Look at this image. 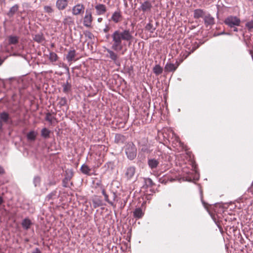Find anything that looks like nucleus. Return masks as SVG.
<instances>
[{
  "label": "nucleus",
  "mask_w": 253,
  "mask_h": 253,
  "mask_svg": "<svg viewBox=\"0 0 253 253\" xmlns=\"http://www.w3.org/2000/svg\"><path fill=\"white\" fill-rule=\"evenodd\" d=\"M111 39V49L106 48L108 57L116 62L118 58L115 51H123L122 54L126 51L127 44L130 45L133 39V32L129 29L115 30L110 36Z\"/></svg>",
  "instance_id": "1"
},
{
  "label": "nucleus",
  "mask_w": 253,
  "mask_h": 253,
  "mask_svg": "<svg viewBox=\"0 0 253 253\" xmlns=\"http://www.w3.org/2000/svg\"><path fill=\"white\" fill-rule=\"evenodd\" d=\"M125 153L129 160H133L136 158L137 149L133 143H128L125 145Z\"/></svg>",
  "instance_id": "2"
},
{
  "label": "nucleus",
  "mask_w": 253,
  "mask_h": 253,
  "mask_svg": "<svg viewBox=\"0 0 253 253\" xmlns=\"http://www.w3.org/2000/svg\"><path fill=\"white\" fill-rule=\"evenodd\" d=\"M224 23L230 28H232L239 26L241 20L237 16H230L225 19Z\"/></svg>",
  "instance_id": "3"
},
{
  "label": "nucleus",
  "mask_w": 253,
  "mask_h": 253,
  "mask_svg": "<svg viewBox=\"0 0 253 253\" xmlns=\"http://www.w3.org/2000/svg\"><path fill=\"white\" fill-rule=\"evenodd\" d=\"M93 17L91 9H86L85 15L83 18V24L87 28L90 27L92 25Z\"/></svg>",
  "instance_id": "4"
},
{
  "label": "nucleus",
  "mask_w": 253,
  "mask_h": 253,
  "mask_svg": "<svg viewBox=\"0 0 253 253\" xmlns=\"http://www.w3.org/2000/svg\"><path fill=\"white\" fill-rule=\"evenodd\" d=\"M85 6L83 3H77L72 9V13L75 16L82 15L84 11Z\"/></svg>",
  "instance_id": "5"
},
{
  "label": "nucleus",
  "mask_w": 253,
  "mask_h": 253,
  "mask_svg": "<svg viewBox=\"0 0 253 253\" xmlns=\"http://www.w3.org/2000/svg\"><path fill=\"white\" fill-rule=\"evenodd\" d=\"M73 175V172L72 169H67L65 171V177L62 181L63 186L64 187H69V182Z\"/></svg>",
  "instance_id": "6"
},
{
  "label": "nucleus",
  "mask_w": 253,
  "mask_h": 253,
  "mask_svg": "<svg viewBox=\"0 0 253 253\" xmlns=\"http://www.w3.org/2000/svg\"><path fill=\"white\" fill-rule=\"evenodd\" d=\"M135 167L134 166H130L126 168L125 172V176L127 180L131 179L135 174Z\"/></svg>",
  "instance_id": "7"
},
{
  "label": "nucleus",
  "mask_w": 253,
  "mask_h": 253,
  "mask_svg": "<svg viewBox=\"0 0 253 253\" xmlns=\"http://www.w3.org/2000/svg\"><path fill=\"white\" fill-rule=\"evenodd\" d=\"M122 19L123 16L121 11L118 10L113 13L110 20L113 21L115 23H118L122 20Z\"/></svg>",
  "instance_id": "8"
},
{
  "label": "nucleus",
  "mask_w": 253,
  "mask_h": 253,
  "mask_svg": "<svg viewBox=\"0 0 253 253\" xmlns=\"http://www.w3.org/2000/svg\"><path fill=\"white\" fill-rule=\"evenodd\" d=\"M0 120L6 124H8L12 122L11 118L9 114L5 111L0 113Z\"/></svg>",
  "instance_id": "9"
},
{
  "label": "nucleus",
  "mask_w": 253,
  "mask_h": 253,
  "mask_svg": "<svg viewBox=\"0 0 253 253\" xmlns=\"http://www.w3.org/2000/svg\"><path fill=\"white\" fill-rule=\"evenodd\" d=\"M152 7V5L150 1L146 0L141 3L139 9L142 10L144 13L146 12H150Z\"/></svg>",
  "instance_id": "10"
},
{
  "label": "nucleus",
  "mask_w": 253,
  "mask_h": 253,
  "mask_svg": "<svg viewBox=\"0 0 253 253\" xmlns=\"http://www.w3.org/2000/svg\"><path fill=\"white\" fill-rule=\"evenodd\" d=\"M179 64L177 62H176L175 64L168 62L165 65V70L168 72H173L176 70Z\"/></svg>",
  "instance_id": "11"
},
{
  "label": "nucleus",
  "mask_w": 253,
  "mask_h": 253,
  "mask_svg": "<svg viewBox=\"0 0 253 253\" xmlns=\"http://www.w3.org/2000/svg\"><path fill=\"white\" fill-rule=\"evenodd\" d=\"M56 7L59 10L65 9L68 5V0H57L56 1Z\"/></svg>",
  "instance_id": "12"
},
{
  "label": "nucleus",
  "mask_w": 253,
  "mask_h": 253,
  "mask_svg": "<svg viewBox=\"0 0 253 253\" xmlns=\"http://www.w3.org/2000/svg\"><path fill=\"white\" fill-rule=\"evenodd\" d=\"M94 7L97 15H103L107 11L106 6L103 4H97Z\"/></svg>",
  "instance_id": "13"
},
{
  "label": "nucleus",
  "mask_w": 253,
  "mask_h": 253,
  "mask_svg": "<svg viewBox=\"0 0 253 253\" xmlns=\"http://www.w3.org/2000/svg\"><path fill=\"white\" fill-rule=\"evenodd\" d=\"M205 25L206 27L211 26L214 24V18L210 14H206L204 17Z\"/></svg>",
  "instance_id": "14"
},
{
  "label": "nucleus",
  "mask_w": 253,
  "mask_h": 253,
  "mask_svg": "<svg viewBox=\"0 0 253 253\" xmlns=\"http://www.w3.org/2000/svg\"><path fill=\"white\" fill-rule=\"evenodd\" d=\"M159 163L160 162L159 160L155 158L149 159L148 160V165L150 169L152 170L156 169Z\"/></svg>",
  "instance_id": "15"
},
{
  "label": "nucleus",
  "mask_w": 253,
  "mask_h": 253,
  "mask_svg": "<svg viewBox=\"0 0 253 253\" xmlns=\"http://www.w3.org/2000/svg\"><path fill=\"white\" fill-rule=\"evenodd\" d=\"M76 56V52L75 49L70 50L67 54L66 55V58L67 60L69 62H72L73 61H76L77 59H75V57Z\"/></svg>",
  "instance_id": "16"
},
{
  "label": "nucleus",
  "mask_w": 253,
  "mask_h": 253,
  "mask_svg": "<svg viewBox=\"0 0 253 253\" xmlns=\"http://www.w3.org/2000/svg\"><path fill=\"white\" fill-rule=\"evenodd\" d=\"M206 15L205 12L201 9H196L194 10V13H193V16L194 18L198 19L200 18H203L204 17L205 15Z\"/></svg>",
  "instance_id": "17"
},
{
  "label": "nucleus",
  "mask_w": 253,
  "mask_h": 253,
  "mask_svg": "<svg viewBox=\"0 0 253 253\" xmlns=\"http://www.w3.org/2000/svg\"><path fill=\"white\" fill-rule=\"evenodd\" d=\"M32 224V222L31 220L28 218H24L21 223V225L23 229L26 230H28L30 228Z\"/></svg>",
  "instance_id": "18"
},
{
  "label": "nucleus",
  "mask_w": 253,
  "mask_h": 253,
  "mask_svg": "<svg viewBox=\"0 0 253 253\" xmlns=\"http://www.w3.org/2000/svg\"><path fill=\"white\" fill-rule=\"evenodd\" d=\"M48 58L49 61L52 63V65H56L55 62L58 60L59 58L56 53L54 52H50Z\"/></svg>",
  "instance_id": "19"
},
{
  "label": "nucleus",
  "mask_w": 253,
  "mask_h": 253,
  "mask_svg": "<svg viewBox=\"0 0 253 253\" xmlns=\"http://www.w3.org/2000/svg\"><path fill=\"white\" fill-rule=\"evenodd\" d=\"M133 214L135 218H140L143 216L144 212L141 208H137L133 211Z\"/></svg>",
  "instance_id": "20"
},
{
  "label": "nucleus",
  "mask_w": 253,
  "mask_h": 253,
  "mask_svg": "<svg viewBox=\"0 0 253 253\" xmlns=\"http://www.w3.org/2000/svg\"><path fill=\"white\" fill-rule=\"evenodd\" d=\"M19 8V6L18 4H15L13 6H12L8 12L7 13V16L9 17H12L14 15V14L18 11Z\"/></svg>",
  "instance_id": "21"
},
{
  "label": "nucleus",
  "mask_w": 253,
  "mask_h": 253,
  "mask_svg": "<svg viewBox=\"0 0 253 253\" xmlns=\"http://www.w3.org/2000/svg\"><path fill=\"white\" fill-rule=\"evenodd\" d=\"M126 140L125 136L120 134H116L115 137V142L117 144H123Z\"/></svg>",
  "instance_id": "22"
},
{
  "label": "nucleus",
  "mask_w": 253,
  "mask_h": 253,
  "mask_svg": "<svg viewBox=\"0 0 253 253\" xmlns=\"http://www.w3.org/2000/svg\"><path fill=\"white\" fill-rule=\"evenodd\" d=\"M19 37L16 36H9L8 37L9 44H16L18 42Z\"/></svg>",
  "instance_id": "23"
},
{
  "label": "nucleus",
  "mask_w": 253,
  "mask_h": 253,
  "mask_svg": "<svg viewBox=\"0 0 253 253\" xmlns=\"http://www.w3.org/2000/svg\"><path fill=\"white\" fill-rule=\"evenodd\" d=\"M37 135V132L34 130H31L27 134V139L29 141H34L36 140Z\"/></svg>",
  "instance_id": "24"
},
{
  "label": "nucleus",
  "mask_w": 253,
  "mask_h": 253,
  "mask_svg": "<svg viewBox=\"0 0 253 253\" xmlns=\"http://www.w3.org/2000/svg\"><path fill=\"white\" fill-rule=\"evenodd\" d=\"M50 134V130L46 127L43 128L41 130V136L44 139L49 138Z\"/></svg>",
  "instance_id": "25"
},
{
  "label": "nucleus",
  "mask_w": 253,
  "mask_h": 253,
  "mask_svg": "<svg viewBox=\"0 0 253 253\" xmlns=\"http://www.w3.org/2000/svg\"><path fill=\"white\" fill-rule=\"evenodd\" d=\"M152 20H149V22L146 24L145 28L146 30L148 31L151 33H153L156 30V27H154L151 23Z\"/></svg>",
  "instance_id": "26"
},
{
  "label": "nucleus",
  "mask_w": 253,
  "mask_h": 253,
  "mask_svg": "<svg viewBox=\"0 0 253 253\" xmlns=\"http://www.w3.org/2000/svg\"><path fill=\"white\" fill-rule=\"evenodd\" d=\"M82 173L87 175H90L91 169L85 164H83L80 169Z\"/></svg>",
  "instance_id": "27"
},
{
  "label": "nucleus",
  "mask_w": 253,
  "mask_h": 253,
  "mask_svg": "<svg viewBox=\"0 0 253 253\" xmlns=\"http://www.w3.org/2000/svg\"><path fill=\"white\" fill-rule=\"evenodd\" d=\"M144 184L143 187H145L146 188L152 187L154 183H153L152 180L150 178H145L144 179Z\"/></svg>",
  "instance_id": "28"
},
{
  "label": "nucleus",
  "mask_w": 253,
  "mask_h": 253,
  "mask_svg": "<svg viewBox=\"0 0 253 253\" xmlns=\"http://www.w3.org/2000/svg\"><path fill=\"white\" fill-rule=\"evenodd\" d=\"M63 91L65 93H68L71 90V84L68 82L62 85Z\"/></svg>",
  "instance_id": "29"
},
{
  "label": "nucleus",
  "mask_w": 253,
  "mask_h": 253,
  "mask_svg": "<svg viewBox=\"0 0 253 253\" xmlns=\"http://www.w3.org/2000/svg\"><path fill=\"white\" fill-rule=\"evenodd\" d=\"M63 23L64 25H72L74 24V20L72 17L69 16H66L63 19Z\"/></svg>",
  "instance_id": "30"
},
{
  "label": "nucleus",
  "mask_w": 253,
  "mask_h": 253,
  "mask_svg": "<svg viewBox=\"0 0 253 253\" xmlns=\"http://www.w3.org/2000/svg\"><path fill=\"white\" fill-rule=\"evenodd\" d=\"M33 39L35 42H37L38 43H41L44 40V37L42 34L36 35Z\"/></svg>",
  "instance_id": "31"
},
{
  "label": "nucleus",
  "mask_w": 253,
  "mask_h": 253,
  "mask_svg": "<svg viewBox=\"0 0 253 253\" xmlns=\"http://www.w3.org/2000/svg\"><path fill=\"white\" fill-rule=\"evenodd\" d=\"M153 71L156 75H159L162 73L163 68L159 65H156L153 67Z\"/></svg>",
  "instance_id": "32"
},
{
  "label": "nucleus",
  "mask_w": 253,
  "mask_h": 253,
  "mask_svg": "<svg viewBox=\"0 0 253 253\" xmlns=\"http://www.w3.org/2000/svg\"><path fill=\"white\" fill-rule=\"evenodd\" d=\"M67 99L65 97H61L59 99L57 105L61 108L67 104Z\"/></svg>",
  "instance_id": "33"
},
{
  "label": "nucleus",
  "mask_w": 253,
  "mask_h": 253,
  "mask_svg": "<svg viewBox=\"0 0 253 253\" xmlns=\"http://www.w3.org/2000/svg\"><path fill=\"white\" fill-rule=\"evenodd\" d=\"M56 193L57 192L56 191H53L50 193H49L46 197L45 200L47 201H49L51 199L55 198L56 197Z\"/></svg>",
  "instance_id": "34"
},
{
  "label": "nucleus",
  "mask_w": 253,
  "mask_h": 253,
  "mask_svg": "<svg viewBox=\"0 0 253 253\" xmlns=\"http://www.w3.org/2000/svg\"><path fill=\"white\" fill-rule=\"evenodd\" d=\"M141 150V151L146 153H150L152 151L150 149V145H144L142 146Z\"/></svg>",
  "instance_id": "35"
},
{
  "label": "nucleus",
  "mask_w": 253,
  "mask_h": 253,
  "mask_svg": "<svg viewBox=\"0 0 253 253\" xmlns=\"http://www.w3.org/2000/svg\"><path fill=\"white\" fill-rule=\"evenodd\" d=\"M43 9L44 11L48 14H50L54 12L53 8L51 6L48 5L44 6Z\"/></svg>",
  "instance_id": "36"
},
{
  "label": "nucleus",
  "mask_w": 253,
  "mask_h": 253,
  "mask_svg": "<svg viewBox=\"0 0 253 253\" xmlns=\"http://www.w3.org/2000/svg\"><path fill=\"white\" fill-rule=\"evenodd\" d=\"M54 119V117L52 116L51 114L50 113H47L46 114L45 116V120L49 122L50 123H52V120Z\"/></svg>",
  "instance_id": "37"
},
{
  "label": "nucleus",
  "mask_w": 253,
  "mask_h": 253,
  "mask_svg": "<svg viewBox=\"0 0 253 253\" xmlns=\"http://www.w3.org/2000/svg\"><path fill=\"white\" fill-rule=\"evenodd\" d=\"M41 178L39 176H35L34 178L33 182L35 187L40 185Z\"/></svg>",
  "instance_id": "38"
},
{
  "label": "nucleus",
  "mask_w": 253,
  "mask_h": 253,
  "mask_svg": "<svg viewBox=\"0 0 253 253\" xmlns=\"http://www.w3.org/2000/svg\"><path fill=\"white\" fill-rule=\"evenodd\" d=\"M104 200L106 202H107L109 204H110L111 206L114 207H116V205L114 204V203L113 201H110L109 199V198H108V195L107 194L105 195V196H104Z\"/></svg>",
  "instance_id": "39"
},
{
  "label": "nucleus",
  "mask_w": 253,
  "mask_h": 253,
  "mask_svg": "<svg viewBox=\"0 0 253 253\" xmlns=\"http://www.w3.org/2000/svg\"><path fill=\"white\" fill-rule=\"evenodd\" d=\"M84 34L85 37L91 40L94 38L93 35L90 31H86L84 33Z\"/></svg>",
  "instance_id": "40"
},
{
  "label": "nucleus",
  "mask_w": 253,
  "mask_h": 253,
  "mask_svg": "<svg viewBox=\"0 0 253 253\" xmlns=\"http://www.w3.org/2000/svg\"><path fill=\"white\" fill-rule=\"evenodd\" d=\"M246 27L249 30L253 29V20H251L246 23Z\"/></svg>",
  "instance_id": "41"
},
{
  "label": "nucleus",
  "mask_w": 253,
  "mask_h": 253,
  "mask_svg": "<svg viewBox=\"0 0 253 253\" xmlns=\"http://www.w3.org/2000/svg\"><path fill=\"white\" fill-rule=\"evenodd\" d=\"M113 166H114L113 163L109 162H107V163H106L104 167H107L108 169L110 168L111 169H112L113 168Z\"/></svg>",
  "instance_id": "42"
},
{
  "label": "nucleus",
  "mask_w": 253,
  "mask_h": 253,
  "mask_svg": "<svg viewBox=\"0 0 253 253\" xmlns=\"http://www.w3.org/2000/svg\"><path fill=\"white\" fill-rule=\"evenodd\" d=\"M199 47V45L197 43L194 44L192 45V49L190 50V51L189 52V53L188 55L190 54L191 52H194L197 48H198Z\"/></svg>",
  "instance_id": "43"
},
{
  "label": "nucleus",
  "mask_w": 253,
  "mask_h": 253,
  "mask_svg": "<svg viewBox=\"0 0 253 253\" xmlns=\"http://www.w3.org/2000/svg\"><path fill=\"white\" fill-rule=\"evenodd\" d=\"M110 29V27L108 24H106L103 31L104 33H108Z\"/></svg>",
  "instance_id": "44"
},
{
  "label": "nucleus",
  "mask_w": 253,
  "mask_h": 253,
  "mask_svg": "<svg viewBox=\"0 0 253 253\" xmlns=\"http://www.w3.org/2000/svg\"><path fill=\"white\" fill-rule=\"evenodd\" d=\"M169 180V178H167V177H165L164 178V179L162 178H160V179H159V181L161 183H166L167 181H168Z\"/></svg>",
  "instance_id": "45"
},
{
  "label": "nucleus",
  "mask_w": 253,
  "mask_h": 253,
  "mask_svg": "<svg viewBox=\"0 0 253 253\" xmlns=\"http://www.w3.org/2000/svg\"><path fill=\"white\" fill-rule=\"evenodd\" d=\"M32 253H41V252L39 248H37L33 251Z\"/></svg>",
  "instance_id": "46"
},
{
  "label": "nucleus",
  "mask_w": 253,
  "mask_h": 253,
  "mask_svg": "<svg viewBox=\"0 0 253 253\" xmlns=\"http://www.w3.org/2000/svg\"><path fill=\"white\" fill-rule=\"evenodd\" d=\"M5 173L4 169L0 166V174H3Z\"/></svg>",
  "instance_id": "47"
},
{
  "label": "nucleus",
  "mask_w": 253,
  "mask_h": 253,
  "mask_svg": "<svg viewBox=\"0 0 253 253\" xmlns=\"http://www.w3.org/2000/svg\"><path fill=\"white\" fill-rule=\"evenodd\" d=\"M5 59V58H3L0 56V66L3 64Z\"/></svg>",
  "instance_id": "48"
},
{
  "label": "nucleus",
  "mask_w": 253,
  "mask_h": 253,
  "mask_svg": "<svg viewBox=\"0 0 253 253\" xmlns=\"http://www.w3.org/2000/svg\"><path fill=\"white\" fill-rule=\"evenodd\" d=\"M112 195H113V201H115L116 200V199L117 198V195L114 192H113L112 193Z\"/></svg>",
  "instance_id": "49"
},
{
  "label": "nucleus",
  "mask_w": 253,
  "mask_h": 253,
  "mask_svg": "<svg viewBox=\"0 0 253 253\" xmlns=\"http://www.w3.org/2000/svg\"><path fill=\"white\" fill-rule=\"evenodd\" d=\"M9 111L11 113H15L16 111V109H9Z\"/></svg>",
  "instance_id": "50"
},
{
  "label": "nucleus",
  "mask_w": 253,
  "mask_h": 253,
  "mask_svg": "<svg viewBox=\"0 0 253 253\" xmlns=\"http://www.w3.org/2000/svg\"><path fill=\"white\" fill-rule=\"evenodd\" d=\"M3 126V122L1 120H0V130H1Z\"/></svg>",
  "instance_id": "51"
},
{
  "label": "nucleus",
  "mask_w": 253,
  "mask_h": 253,
  "mask_svg": "<svg viewBox=\"0 0 253 253\" xmlns=\"http://www.w3.org/2000/svg\"><path fill=\"white\" fill-rule=\"evenodd\" d=\"M3 203V199L2 197L0 196V205Z\"/></svg>",
  "instance_id": "52"
},
{
  "label": "nucleus",
  "mask_w": 253,
  "mask_h": 253,
  "mask_svg": "<svg viewBox=\"0 0 253 253\" xmlns=\"http://www.w3.org/2000/svg\"><path fill=\"white\" fill-rule=\"evenodd\" d=\"M102 193L103 196H105V195L107 194L106 192H105V190L104 189H102Z\"/></svg>",
  "instance_id": "53"
},
{
  "label": "nucleus",
  "mask_w": 253,
  "mask_h": 253,
  "mask_svg": "<svg viewBox=\"0 0 253 253\" xmlns=\"http://www.w3.org/2000/svg\"><path fill=\"white\" fill-rule=\"evenodd\" d=\"M102 20H103L102 18H101V17H99V18H98L97 19V21H98V22H102Z\"/></svg>",
  "instance_id": "54"
},
{
  "label": "nucleus",
  "mask_w": 253,
  "mask_h": 253,
  "mask_svg": "<svg viewBox=\"0 0 253 253\" xmlns=\"http://www.w3.org/2000/svg\"><path fill=\"white\" fill-rule=\"evenodd\" d=\"M0 3L5 4V0H0Z\"/></svg>",
  "instance_id": "55"
},
{
  "label": "nucleus",
  "mask_w": 253,
  "mask_h": 253,
  "mask_svg": "<svg viewBox=\"0 0 253 253\" xmlns=\"http://www.w3.org/2000/svg\"><path fill=\"white\" fill-rule=\"evenodd\" d=\"M225 33L224 32H221L220 33H219V34H217V35H215L214 36H219V35H222V34H224Z\"/></svg>",
  "instance_id": "56"
},
{
  "label": "nucleus",
  "mask_w": 253,
  "mask_h": 253,
  "mask_svg": "<svg viewBox=\"0 0 253 253\" xmlns=\"http://www.w3.org/2000/svg\"><path fill=\"white\" fill-rule=\"evenodd\" d=\"M233 28H234V30H233L234 31H235V32H237L238 31V29L236 27H233Z\"/></svg>",
  "instance_id": "57"
},
{
  "label": "nucleus",
  "mask_w": 253,
  "mask_h": 253,
  "mask_svg": "<svg viewBox=\"0 0 253 253\" xmlns=\"http://www.w3.org/2000/svg\"><path fill=\"white\" fill-rule=\"evenodd\" d=\"M109 36H110V35H109V34H108V35H106V37L107 38H108Z\"/></svg>",
  "instance_id": "58"
},
{
  "label": "nucleus",
  "mask_w": 253,
  "mask_h": 253,
  "mask_svg": "<svg viewBox=\"0 0 253 253\" xmlns=\"http://www.w3.org/2000/svg\"><path fill=\"white\" fill-rule=\"evenodd\" d=\"M203 204L204 205V206L205 205V203L204 202H203Z\"/></svg>",
  "instance_id": "59"
},
{
  "label": "nucleus",
  "mask_w": 253,
  "mask_h": 253,
  "mask_svg": "<svg viewBox=\"0 0 253 253\" xmlns=\"http://www.w3.org/2000/svg\"><path fill=\"white\" fill-rule=\"evenodd\" d=\"M169 207H170V206H171L170 204H169Z\"/></svg>",
  "instance_id": "60"
}]
</instances>
